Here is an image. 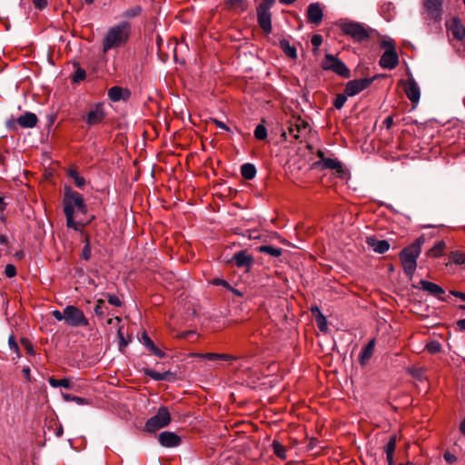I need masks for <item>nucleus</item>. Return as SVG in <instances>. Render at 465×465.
Listing matches in <instances>:
<instances>
[{
    "mask_svg": "<svg viewBox=\"0 0 465 465\" xmlns=\"http://www.w3.org/2000/svg\"><path fill=\"white\" fill-rule=\"evenodd\" d=\"M443 249L444 243L442 242H439L430 249V255L437 257L441 255Z\"/></svg>",
    "mask_w": 465,
    "mask_h": 465,
    "instance_id": "58836bf2",
    "label": "nucleus"
},
{
    "mask_svg": "<svg viewBox=\"0 0 465 465\" xmlns=\"http://www.w3.org/2000/svg\"><path fill=\"white\" fill-rule=\"evenodd\" d=\"M34 5L37 9L42 10L47 5V0H34Z\"/></svg>",
    "mask_w": 465,
    "mask_h": 465,
    "instance_id": "13d9d810",
    "label": "nucleus"
},
{
    "mask_svg": "<svg viewBox=\"0 0 465 465\" xmlns=\"http://www.w3.org/2000/svg\"><path fill=\"white\" fill-rule=\"evenodd\" d=\"M232 261L239 268L249 267L252 263V257L246 251H241L232 256Z\"/></svg>",
    "mask_w": 465,
    "mask_h": 465,
    "instance_id": "5701e85b",
    "label": "nucleus"
},
{
    "mask_svg": "<svg viewBox=\"0 0 465 465\" xmlns=\"http://www.w3.org/2000/svg\"><path fill=\"white\" fill-rule=\"evenodd\" d=\"M104 305V302L102 299L97 300L96 305L94 307V313H95V315H97L100 318L104 317L105 314Z\"/></svg>",
    "mask_w": 465,
    "mask_h": 465,
    "instance_id": "4c0bfd02",
    "label": "nucleus"
},
{
    "mask_svg": "<svg viewBox=\"0 0 465 465\" xmlns=\"http://www.w3.org/2000/svg\"><path fill=\"white\" fill-rule=\"evenodd\" d=\"M63 398L66 401H74L78 405H85L88 404V400L82 397L74 396L68 393H63Z\"/></svg>",
    "mask_w": 465,
    "mask_h": 465,
    "instance_id": "473e14b6",
    "label": "nucleus"
},
{
    "mask_svg": "<svg viewBox=\"0 0 465 465\" xmlns=\"http://www.w3.org/2000/svg\"><path fill=\"white\" fill-rule=\"evenodd\" d=\"M105 115L104 104L97 103L91 106L90 111L84 117V120L87 125L94 126L102 123L105 118Z\"/></svg>",
    "mask_w": 465,
    "mask_h": 465,
    "instance_id": "1a4fd4ad",
    "label": "nucleus"
},
{
    "mask_svg": "<svg viewBox=\"0 0 465 465\" xmlns=\"http://www.w3.org/2000/svg\"><path fill=\"white\" fill-rule=\"evenodd\" d=\"M420 254V244L416 242L404 248L400 254L404 272L409 277H412L417 267V259Z\"/></svg>",
    "mask_w": 465,
    "mask_h": 465,
    "instance_id": "7ed1b4c3",
    "label": "nucleus"
},
{
    "mask_svg": "<svg viewBox=\"0 0 465 465\" xmlns=\"http://www.w3.org/2000/svg\"><path fill=\"white\" fill-rule=\"evenodd\" d=\"M68 175L74 179V183L77 187L79 188H83L84 185L85 184V180L83 176L79 175V173H77L76 170L74 169H70L68 171Z\"/></svg>",
    "mask_w": 465,
    "mask_h": 465,
    "instance_id": "7c9ffc66",
    "label": "nucleus"
},
{
    "mask_svg": "<svg viewBox=\"0 0 465 465\" xmlns=\"http://www.w3.org/2000/svg\"><path fill=\"white\" fill-rule=\"evenodd\" d=\"M149 351H151L153 354H154L155 356L159 357V358H164L165 357V353L158 349L155 345H153L150 350Z\"/></svg>",
    "mask_w": 465,
    "mask_h": 465,
    "instance_id": "6e6d98bb",
    "label": "nucleus"
},
{
    "mask_svg": "<svg viewBox=\"0 0 465 465\" xmlns=\"http://www.w3.org/2000/svg\"><path fill=\"white\" fill-rule=\"evenodd\" d=\"M312 44L313 46L318 47L322 44V36L319 35H314L312 37Z\"/></svg>",
    "mask_w": 465,
    "mask_h": 465,
    "instance_id": "052dcab7",
    "label": "nucleus"
},
{
    "mask_svg": "<svg viewBox=\"0 0 465 465\" xmlns=\"http://www.w3.org/2000/svg\"><path fill=\"white\" fill-rule=\"evenodd\" d=\"M381 47L384 48L385 50L387 49H395L394 47V43L392 40H389V41H382L381 42Z\"/></svg>",
    "mask_w": 465,
    "mask_h": 465,
    "instance_id": "680f3d73",
    "label": "nucleus"
},
{
    "mask_svg": "<svg viewBox=\"0 0 465 465\" xmlns=\"http://www.w3.org/2000/svg\"><path fill=\"white\" fill-rule=\"evenodd\" d=\"M348 96L349 95H347L345 94V92L343 94H339L334 100V103H333L334 107L336 109H341L343 107L344 104L346 103Z\"/></svg>",
    "mask_w": 465,
    "mask_h": 465,
    "instance_id": "e433bc0d",
    "label": "nucleus"
},
{
    "mask_svg": "<svg viewBox=\"0 0 465 465\" xmlns=\"http://www.w3.org/2000/svg\"><path fill=\"white\" fill-rule=\"evenodd\" d=\"M194 356L199 358L207 359L209 361L218 360V353L207 352V353H195Z\"/></svg>",
    "mask_w": 465,
    "mask_h": 465,
    "instance_id": "09e8293b",
    "label": "nucleus"
},
{
    "mask_svg": "<svg viewBox=\"0 0 465 465\" xmlns=\"http://www.w3.org/2000/svg\"><path fill=\"white\" fill-rule=\"evenodd\" d=\"M144 374L153 381H170L173 377V373L170 371L164 372H158L152 369H144Z\"/></svg>",
    "mask_w": 465,
    "mask_h": 465,
    "instance_id": "b1692460",
    "label": "nucleus"
},
{
    "mask_svg": "<svg viewBox=\"0 0 465 465\" xmlns=\"http://www.w3.org/2000/svg\"><path fill=\"white\" fill-rule=\"evenodd\" d=\"M5 274L7 278H12L16 275V268L13 264H7L5 268Z\"/></svg>",
    "mask_w": 465,
    "mask_h": 465,
    "instance_id": "de8ad7c7",
    "label": "nucleus"
},
{
    "mask_svg": "<svg viewBox=\"0 0 465 465\" xmlns=\"http://www.w3.org/2000/svg\"><path fill=\"white\" fill-rule=\"evenodd\" d=\"M396 443H397V437H396V435H393L390 438L388 443L386 444V446L384 448L386 456L393 455L395 449H396Z\"/></svg>",
    "mask_w": 465,
    "mask_h": 465,
    "instance_id": "72a5a7b5",
    "label": "nucleus"
},
{
    "mask_svg": "<svg viewBox=\"0 0 465 465\" xmlns=\"http://www.w3.org/2000/svg\"><path fill=\"white\" fill-rule=\"evenodd\" d=\"M272 450L274 454L281 460H286V448L282 445L279 441L274 440L272 442Z\"/></svg>",
    "mask_w": 465,
    "mask_h": 465,
    "instance_id": "c85d7f7f",
    "label": "nucleus"
},
{
    "mask_svg": "<svg viewBox=\"0 0 465 465\" xmlns=\"http://www.w3.org/2000/svg\"><path fill=\"white\" fill-rule=\"evenodd\" d=\"M267 129L263 124H258L254 130V136L258 140H265L267 138Z\"/></svg>",
    "mask_w": 465,
    "mask_h": 465,
    "instance_id": "c9c22d12",
    "label": "nucleus"
},
{
    "mask_svg": "<svg viewBox=\"0 0 465 465\" xmlns=\"http://www.w3.org/2000/svg\"><path fill=\"white\" fill-rule=\"evenodd\" d=\"M82 258L85 261L91 258V245L88 238H86L84 247L82 251Z\"/></svg>",
    "mask_w": 465,
    "mask_h": 465,
    "instance_id": "ea45409f",
    "label": "nucleus"
},
{
    "mask_svg": "<svg viewBox=\"0 0 465 465\" xmlns=\"http://www.w3.org/2000/svg\"><path fill=\"white\" fill-rule=\"evenodd\" d=\"M399 63V56L395 51V49H387L381 54L380 59V65L384 69H394Z\"/></svg>",
    "mask_w": 465,
    "mask_h": 465,
    "instance_id": "9d476101",
    "label": "nucleus"
},
{
    "mask_svg": "<svg viewBox=\"0 0 465 465\" xmlns=\"http://www.w3.org/2000/svg\"><path fill=\"white\" fill-rule=\"evenodd\" d=\"M241 174L243 178L251 180L256 175V168L252 163H244L241 167Z\"/></svg>",
    "mask_w": 465,
    "mask_h": 465,
    "instance_id": "a878e982",
    "label": "nucleus"
},
{
    "mask_svg": "<svg viewBox=\"0 0 465 465\" xmlns=\"http://www.w3.org/2000/svg\"><path fill=\"white\" fill-rule=\"evenodd\" d=\"M403 89L411 103L417 104L419 102L420 97V87L413 78L408 79L403 84Z\"/></svg>",
    "mask_w": 465,
    "mask_h": 465,
    "instance_id": "f8f14e48",
    "label": "nucleus"
},
{
    "mask_svg": "<svg viewBox=\"0 0 465 465\" xmlns=\"http://www.w3.org/2000/svg\"><path fill=\"white\" fill-rule=\"evenodd\" d=\"M141 342L143 344V346L149 351L154 343L150 339V337L146 333H143L141 337Z\"/></svg>",
    "mask_w": 465,
    "mask_h": 465,
    "instance_id": "a18cd8bd",
    "label": "nucleus"
},
{
    "mask_svg": "<svg viewBox=\"0 0 465 465\" xmlns=\"http://www.w3.org/2000/svg\"><path fill=\"white\" fill-rule=\"evenodd\" d=\"M451 261L457 264H463L465 263V254L457 252L452 253Z\"/></svg>",
    "mask_w": 465,
    "mask_h": 465,
    "instance_id": "8fccbe9b",
    "label": "nucleus"
},
{
    "mask_svg": "<svg viewBox=\"0 0 465 465\" xmlns=\"http://www.w3.org/2000/svg\"><path fill=\"white\" fill-rule=\"evenodd\" d=\"M65 322L72 327H86L89 324L83 311L74 305L65 307Z\"/></svg>",
    "mask_w": 465,
    "mask_h": 465,
    "instance_id": "423d86ee",
    "label": "nucleus"
},
{
    "mask_svg": "<svg viewBox=\"0 0 465 465\" xmlns=\"http://www.w3.org/2000/svg\"><path fill=\"white\" fill-rule=\"evenodd\" d=\"M64 212L66 217V225L74 231H79L86 223L81 217L87 212L82 194L68 188L64 197Z\"/></svg>",
    "mask_w": 465,
    "mask_h": 465,
    "instance_id": "f257e3e1",
    "label": "nucleus"
},
{
    "mask_svg": "<svg viewBox=\"0 0 465 465\" xmlns=\"http://www.w3.org/2000/svg\"><path fill=\"white\" fill-rule=\"evenodd\" d=\"M447 28L455 39L463 40L465 37V28L463 27L461 21L454 17L449 23H447Z\"/></svg>",
    "mask_w": 465,
    "mask_h": 465,
    "instance_id": "dca6fc26",
    "label": "nucleus"
},
{
    "mask_svg": "<svg viewBox=\"0 0 465 465\" xmlns=\"http://www.w3.org/2000/svg\"><path fill=\"white\" fill-rule=\"evenodd\" d=\"M149 351H151L153 354H154L155 356L159 357V358H164L165 357V353L158 349L155 345H153L150 350Z\"/></svg>",
    "mask_w": 465,
    "mask_h": 465,
    "instance_id": "5fc2aeb1",
    "label": "nucleus"
},
{
    "mask_svg": "<svg viewBox=\"0 0 465 465\" xmlns=\"http://www.w3.org/2000/svg\"><path fill=\"white\" fill-rule=\"evenodd\" d=\"M8 345H9L10 350H12L13 351L19 354V351H20L19 346L16 343L15 336L13 334H11L8 338Z\"/></svg>",
    "mask_w": 465,
    "mask_h": 465,
    "instance_id": "49530a36",
    "label": "nucleus"
},
{
    "mask_svg": "<svg viewBox=\"0 0 465 465\" xmlns=\"http://www.w3.org/2000/svg\"><path fill=\"white\" fill-rule=\"evenodd\" d=\"M86 76V73L84 69L82 68H78L75 72H74V74L73 76V81L77 83L79 81H82L85 78Z\"/></svg>",
    "mask_w": 465,
    "mask_h": 465,
    "instance_id": "c03bdc74",
    "label": "nucleus"
},
{
    "mask_svg": "<svg viewBox=\"0 0 465 465\" xmlns=\"http://www.w3.org/2000/svg\"><path fill=\"white\" fill-rule=\"evenodd\" d=\"M23 372L25 374V377L27 381H30V368L29 367H25L23 369Z\"/></svg>",
    "mask_w": 465,
    "mask_h": 465,
    "instance_id": "774afa93",
    "label": "nucleus"
},
{
    "mask_svg": "<svg viewBox=\"0 0 465 465\" xmlns=\"http://www.w3.org/2000/svg\"><path fill=\"white\" fill-rule=\"evenodd\" d=\"M341 29L345 35H350L357 42L367 40L370 37L371 29L358 22H342Z\"/></svg>",
    "mask_w": 465,
    "mask_h": 465,
    "instance_id": "20e7f679",
    "label": "nucleus"
},
{
    "mask_svg": "<svg viewBox=\"0 0 465 465\" xmlns=\"http://www.w3.org/2000/svg\"><path fill=\"white\" fill-rule=\"evenodd\" d=\"M159 443L166 448L177 447L181 443L180 437L174 432L163 431L158 436Z\"/></svg>",
    "mask_w": 465,
    "mask_h": 465,
    "instance_id": "4468645a",
    "label": "nucleus"
},
{
    "mask_svg": "<svg viewBox=\"0 0 465 465\" xmlns=\"http://www.w3.org/2000/svg\"><path fill=\"white\" fill-rule=\"evenodd\" d=\"M257 20L265 34L272 32V13L270 10L257 9Z\"/></svg>",
    "mask_w": 465,
    "mask_h": 465,
    "instance_id": "2eb2a0df",
    "label": "nucleus"
},
{
    "mask_svg": "<svg viewBox=\"0 0 465 465\" xmlns=\"http://www.w3.org/2000/svg\"><path fill=\"white\" fill-rule=\"evenodd\" d=\"M53 316L54 317L55 320L59 322L63 320L65 322V308L64 309L63 312H60L59 310H54L53 312Z\"/></svg>",
    "mask_w": 465,
    "mask_h": 465,
    "instance_id": "864d4df0",
    "label": "nucleus"
},
{
    "mask_svg": "<svg viewBox=\"0 0 465 465\" xmlns=\"http://www.w3.org/2000/svg\"><path fill=\"white\" fill-rule=\"evenodd\" d=\"M142 13V8L140 5H135L132 8H129L127 10H125L122 16L124 18H133V17H135V16H138L140 14Z\"/></svg>",
    "mask_w": 465,
    "mask_h": 465,
    "instance_id": "f704fd0d",
    "label": "nucleus"
},
{
    "mask_svg": "<svg viewBox=\"0 0 465 465\" xmlns=\"http://www.w3.org/2000/svg\"><path fill=\"white\" fill-rule=\"evenodd\" d=\"M279 45H280L281 49L284 52V54L288 57L292 58V59H295L297 57L296 48L293 45H291L290 42L287 39L283 38V39L280 40Z\"/></svg>",
    "mask_w": 465,
    "mask_h": 465,
    "instance_id": "393cba45",
    "label": "nucleus"
},
{
    "mask_svg": "<svg viewBox=\"0 0 465 465\" xmlns=\"http://www.w3.org/2000/svg\"><path fill=\"white\" fill-rule=\"evenodd\" d=\"M308 127L309 125L305 121L300 118L295 119L294 121L289 123V135L293 139L298 140L302 133L307 132Z\"/></svg>",
    "mask_w": 465,
    "mask_h": 465,
    "instance_id": "ddd939ff",
    "label": "nucleus"
},
{
    "mask_svg": "<svg viewBox=\"0 0 465 465\" xmlns=\"http://www.w3.org/2000/svg\"><path fill=\"white\" fill-rule=\"evenodd\" d=\"M48 382H49L50 386H52L53 388H58V387H64L66 389L71 388V382H70V380H68V379L57 380L54 378H49Z\"/></svg>",
    "mask_w": 465,
    "mask_h": 465,
    "instance_id": "c756f323",
    "label": "nucleus"
},
{
    "mask_svg": "<svg viewBox=\"0 0 465 465\" xmlns=\"http://www.w3.org/2000/svg\"><path fill=\"white\" fill-rule=\"evenodd\" d=\"M108 302L114 306H121L122 305V302L120 301V299L114 295V294H109L108 295Z\"/></svg>",
    "mask_w": 465,
    "mask_h": 465,
    "instance_id": "603ef678",
    "label": "nucleus"
},
{
    "mask_svg": "<svg viewBox=\"0 0 465 465\" xmlns=\"http://www.w3.org/2000/svg\"><path fill=\"white\" fill-rule=\"evenodd\" d=\"M420 285L423 291L434 295L435 297H440L444 293V290L440 285L426 280H420Z\"/></svg>",
    "mask_w": 465,
    "mask_h": 465,
    "instance_id": "aec40b11",
    "label": "nucleus"
},
{
    "mask_svg": "<svg viewBox=\"0 0 465 465\" xmlns=\"http://www.w3.org/2000/svg\"><path fill=\"white\" fill-rule=\"evenodd\" d=\"M409 372L416 379L421 381L425 378L424 371L420 368H411Z\"/></svg>",
    "mask_w": 465,
    "mask_h": 465,
    "instance_id": "79ce46f5",
    "label": "nucleus"
},
{
    "mask_svg": "<svg viewBox=\"0 0 465 465\" xmlns=\"http://www.w3.org/2000/svg\"><path fill=\"white\" fill-rule=\"evenodd\" d=\"M366 243L369 247H371L375 252L382 254L386 252L390 249V243L386 240H378L374 237H367Z\"/></svg>",
    "mask_w": 465,
    "mask_h": 465,
    "instance_id": "a211bd4d",
    "label": "nucleus"
},
{
    "mask_svg": "<svg viewBox=\"0 0 465 465\" xmlns=\"http://www.w3.org/2000/svg\"><path fill=\"white\" fill-rule=\"evenodd\" d=\"M259 251L272 257H279L282 253V250L281 248L273 247L272 245H262L259 247Z\"/></svg>",
    "mask_w": 465,
    "mask_h": 465,
    "instance_id": "bb28decb",
    "label": "nucleus"
},
{
    "mask_svg": "<svg viewBox=\"0 0 465 465\" xmlns=\"http://www.w3.org/2000/svg\"><path fill=\"white\" fill-rule=\"evenodd\" d=\"M213 122L214 123V124L221 128V129H223V130H226V131H229L230 128L223 122L217 120V119H213Z\"/></svg>",
    "mask_w": 465,
    "mask_h": 465,
    "instance_id": "e2e57ef3",
    "label": "nucleus"
},
{
    "mask_svg": "<svg viewBox=\"0 0 465 465\" xmlns=\"http://www.w3.org/2000/svg\"><path fill=\"white\" fill-rule=\"evenodd\" d=\"M441 0H424V7L430 19L440 21L441 19Z\"/></svg>",
    "mask_w": 465,
    "mask_h": 465,
    "instance_id": "9b49d317",
    "label": "nucleus"
},
{
    "mask_svg": "<svg viewBox=\"0 0 465 465\" xmlns=\"http://www.w3.org/2000/svg\"><path fill=\"white\" fill-rule=\"evenodd\" d=\"M374 348H375V341L371 340L368 342V344L366 346H364L363 349L361 350L360 356H359V361L362 366L365 365L369 361V360L371 358V356L374 352Z\"/></svg>",
    "mask_w": 465,
    "mask_h": 465,
    "instance_id": "4be33fe9",
    "label": "nucleus"
},
{
    "mask_svg": "<svg viewBox=\"0 0 465 465\" xmlns=\"http://www.w3.org/2000/svg\"><path fill=\"white\" fill-rule=\"evenodd\" d=\"M375 79L376 76L351 80L346 84L344 92L350 97L354 96L367 89Z\"/></svg>",
    "mask_w": 465,
    "mask_h": 465,
    "instance_id": "6e6552de",
    "label": "nucleus"
},
{
    "mask_svg": "<svg viewBox=\"0 0 465 465\" xmlns=\"http://www.w3.org/2000/svg\"><path fill=\"white\" fill-rule=\"evenodd\" d=\"M131 34L132 25L127 21H122L111 26L103 38V52L107 53L110 50L125 45L130 39Z\"/></svg>",
    "mask_w": 465,
    "mask_h": 465,
    "instance_id": "f03ea898",
    "label": "nucleus"
},
{
    "mask_svg": "<svg viewBox=\"0 0 465 465\" xmlns=\"http://www.w3.org/2000/svg\"><path fill=\"white\" fill-rule=\"evenodd\" d=\"M124 89L120 86H113L108 90V97L113 102H118L123 98Z\"/></svg>",
    "mask_w": 465,
    "mask_h": 465,
    "instance_id": "cd10ccee",
    "label": "nucleus"
},
{
    "mask_svg": "<svg viewBox=\"0 0 465 465\" xmlns=\"http://www.w3.org/2000/svg\"><path fill=\"white\" fill-rule=\"evenodd\" d=\"M324 70H331L344 78L350 77V70L345 64L331 54H326L322 61Z\"/></svg>",
    "mask_w": 465,
    "mask_h": 465,
    "instance_id": "0eeeda50",
    "label": "nucleus"
},
{
    "mask_svg": "<svg viewBox=\"0 0 465 465\" xmlns=\"http://www.w3.org/2000/svg\"><path fill=\"white\" fill-rule=\"evenodd\" d=\"M444 459L450 464H452L457 460L456 456L450 451H446L444 453Z\"/></svg>",
    "mask_w": 465,
    "mask_h": 465,
    "instance_id": "4d7b16f0",
    "label": "nucleus"
},
{
    "mask_svg": "<svg viewBox=\"0 0 465 465\" xmlns=\"http://www.w3.org/2000/svg\"><path fill=\"white\" fill-rule=\"evenodd\" d=\"M274 3L275 0H262L259 5L257 6V9L271 10Z\"/></svg>",
    "mask_w": 465,
    "mask_h": 465,
    "instance_id": "37998d69",
    "label": "nucleus"
},
{
    "mask_svg": "<svg viewBox=\"0 0 465 465\" xmlns=\"http://www.w3.org/2000/svg\"><path fill=\"white\" fill-rule=\"evenodd\" d=\"M233 359H235V357L232 356V355L218 353V360L231 361Z\"/></svg>",
    "mask_w": 465,
    "mask_h": 465,
    "instance_id": "338daca9",
    "label": "nucleus"
},
{
    "mask_svg": "<svg viewBox=\"0 0 465 465\" xmlns=\"http://www.w3.org/2000/svg\"><path fill=\"white\" fill-rule=\"evenodd\" d=\"M383 124L386 126L387 129H390L391 125L393 124V118L392 116H388L384 119Z\"/></svg>",
    "mask_w": 465,
    "mask_h": 465,
    "instance_id": "0e129e2a",
    "label": "nucleus"
},
{
    "mask_svg": "<svg viewBox=\"0 0 465 465\" xmlns=\"http://www.w3.org/2000/svg\"><path fill=\"white\" fill-rule=\"evenodd\" d=\"M37 116L31 112H26L17 118V124L23 128H33L37 124Z\"/></svg>",
    "mask_w": 465,
    "mask_h": 465,
    "instance_id": "6ab92c4d",
    "label": "nucleus"
},
{
    "mask_svg": "<svg viewBox=\"0 0 465 465\" xmlns=\"http://www.w3.org/2000/svg\"><path fill=\"white\" fill-rule=\"evenodd\" d=\"M322 166L325 169L336 170L341 168L340 163L331 158H322L321 161Z\"/></svg>",
    "mask_w": 465,
    "mask_h": 465,
    "instance_id": "2f4dec72",
    "label": "nucleus"
},
{
    "mask_svg": "<svg viewBox=\"0 0 465 465\" xmlns=\"http://www.w3.org/2000/svg\"><path fill=\"white\" fill-rule=\"evenodd\" d=\"M323 13L319 3L311 4L307 9V18L310 23L319 25L322 20Z\"/></svg>",
    "mask_w": 465,
    "mask_h": 465,
    "instance_id": "f3484780",
    "label": "nucleus"
},
{
    "mask_svg": "<svg viewBox=\"0 0 465 465\" xmlns=\"http://www.w3.org/2000/svg\"><path fill=\"white\" fill-rule=\"evenodd\" d=\"M225 8L235 13H242L248 7L246 0H224Z\"/></svg>",
    "mask_w": 465,
    "mask_h": 465,
    "instance_id": "412c9836",
    "label": "nucleus"
},
{
    "mask_svg": "<svg viewBox=\"0 0 465 465\" xmlns=\"http://www.w3.org/2000/svg\"><path fill=\"white\" fill-rule=\"evenodd\" d=\"M213 283L214 285H222V286H223V287H225L227 289H231V286L229 285V283L226 281L223 280V279H219V278L214 279L213 281Z\"/></svg>",
    "mask_w": 465,
    "mask_h": 465,
    "instance_id": "bf43d9fd",
    "label": "nucleus"
},
{
    "mask_svg": "<svg viewBox=\"0 0 465 465\" xmlns=\"http://www.w3.org/2000/svg\"><path fill=\"white\" fill-rule=\"evenodd\" d=\"M17 124V119H9L6 121V127L10 130L15 129Z\"/></svg>",
    "mask_w": 465,
    "mask_h": 465,
    "instance_id": "69168bd1",
    "label": "nucleus"
},
{
    "mask_svg": "<svg viewBox=\"0 0 465 465\" xmlns=\"http://www.w3.org/2000/svg\"><path fill=\"white\" fill-rule=\"evenodd\" d=\"M426 348H427L428 351L435 354L440 351L441 346H440V342L433 341L429 342L427 344Z\"/></svg>",
    "mask_w": 465,
    "mask_h": 465,
    "instance_id": "a19ab883",
    "label": "nucleus"
},
{
    "mask_svg": "<svg viewBox=\"0 0 465 465\" xmlns=\"http://www.w3.org/2000/svg\"><path fill=\"white\" fill-rule=\"evenodd\" d=\"M317 324L319 329L322 331H325L327 330V323L325 317L320 313V316L317 318Z\"/></svg>",
    "mask_w": 465,
    "mask_h": 465,
    "instance_id": "3c124183",
    "label": "nucleus"
},
{
    "mask_svg": "<svg viewBox=\"0 0 465 465\" xmlns=\"http://www.w3.org/2000/svg\"><path fill=\"white\" fill-rule=\"evenodd\" d=\"M171 422V415L166 407H160L156 414L151 417L145 423L144 428L148 432H155L164 428Z\"/></svg>",
    "mask_w": 465,
    "mask_h": 465,
    "instance_id": "39448f33",
    "label": "nucleus"
}]
</instances>
